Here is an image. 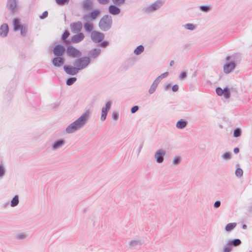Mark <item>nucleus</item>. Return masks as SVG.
I'll list each match as a JSON object with an SVG mask.
<instances>
[{
	"mask_svg": "<svg viewBox=\"0 0 252 252\" xmlns=\"http://www.w3.org/2000/svg\"><path fill=\"white\" fill-rule=\"evenodd\" d=\"M138 244H140L139 241L132 240L129 243V246L130 247H135L137 246Z\"/></svg>",
	"mask_w": 252,
	"mask_h": 252,
	"instance_id": "45",
	"label": "nucleus"
},
{
	"mask_svg": "<svg viewBox=\"0 0 252 252\" xmlns=\"http://www.w3.org/2000/svg\"><path fill=\"white\" fill-rule=\"evenodd\" d=\"M163 4V1L162 0H158L156 1L151 5L146 7L145 11L146 12H151L158 9Z\"/></svg>",
	"mask_w": 252,
	"mask_h": 252,
	"instance_id": "10",
	"label": "nucleus"
},
{
	"mask_svg": "<svg viewBox=\"0 0 252 252\" xmlns=\"http://www.w3.org/2000/svg\"><path fill=\"white\" fill-rule=\"evenodd\" d=\"M143 144H144V142H142L141 143V144H140L138 149H137V152H138V154H139L140 152H141V149L143 147Z\"/></svg>",
	"mask_w": 252,
	"mask_h": 252,
	"instance_id": "56",
	"label": "nucleus"
},
{
	"mask_svg": "<svg viewBox=\"0 0 252 252\" xmlns=\"http://www.w3.org/2000/svg\"><path fill=\"white\" fill-rule=\"evenodd\" d=\"M92 5L91 0H86L83 2V7L86 10H90L92 8Z\"/></svg>",
	"mask_w": 252,
	"mask_h": 252,
	"instance_id": "25",
	"label": "nucleus"
},
{
	"mask_svg": "<svg viewBox=\"0 0 252 252\" xmlns=\"http://www.w3.org/2000/svg\"><path fill=\"white\" fill-rule=\"evenodd\" d=\"M100 11L98 9H95L90 12L87 14L83 16V20L84 21H94L99 15Z\"/></svg>",
	"mask_w": 252,
	"mask_h": 252,
	"instance_id": "9",
	"label": "nucleus"
},
{
	"mask_svg": "<svg viewBox=\"0 0 252 252\" xmlns=\"http://www.w3.org/2000/svg\"><path fill=\"white\" fill-rule=\"evenodd\" d=\"M65 143V141L63 138L55 140L52 145V150H56L63 147Z\"/></svg>",
	"mask_w": 252,
	"mask_h": 252,
	"instance_id": "18",
	"label": "nucleus"
},
{
	"mask_svg": "<svg viewBox=\"0 0 252 252\" xmlns=\"http://www.w3.org/2000/svg\"><path fill=\"white\" fill-rule=\"evenodd\" d=\"M187 76V73L186 71H182L180 75L179 78L180 79H185Z\"/></svg>",
	"mask_w": 252,
	"mask_h": 252,
	"instance_id": "50",
	"label": "nucleus"
},
{
	"mask_svg": "<svg viewBox=\"0 0 252 252\" xmlns=\"http://www.w3.org/2000/svg\"><path fill=\"white\" fill-rule=\"evenodd\" d=\"M117 5H110L108 8L109 12L113 15H117L121 12V9L118 7Z\"/></svg>",
	"mask_w": 252,
	"mask_h": 252,
	"instance_id": "21",
	"label": "nucleus"
},
{
	"mask_svg": "<svg viewBox=\"0 0 252 252\" xmlns=\"http://www.w3.org/2000/svg\"><path fill=\"white\" fill-rule=\"evenodd\" d=\"M51 62L55 67H60L64 63L65 59L63 56H55Z\"/></svg>",
	"mask_w": 252,
	"mask_h": 252,
	"instance_id": "11",
	"label": "nucleus"
},
{
	"mask_svg": "<svg viewBox=\"0 0 252 252\" xmlns=\"http://www.w3.org/2000/svg\"><path fill=\"white\" fill-rule=\"evenodd\" d=\"M236 226L235 222L229 223L227 224L225 226V230L226 231H231Z\"/></svg>",
	"mask_w": 252,
	"mask_h": 252,
	"instance_id": "27",
	"label": "nucleus"
},
{
	"mask_svg": "<svg viewBox=\"0 0 252 252\" xmlns=\"http://www.w3.org/2000/svg\"><path fill=\"white\" fill-rule=\"evenodd\" d=\"M52 51L54 56H63L66 48L63 45L58 44L53 47Z\"/></svg>",
	"mask_w": 252,
	"mask_h": 252,
	"instance_id": "6",
	"label": "nucleus"
},
{
	"mask_svg": "<svg viewBox=\"0 0 252 252\" xmlns=\"http://www.w3.org/2000/svg\"><path fill=\"white\" fill-rule=\"evenodd\" d=\"M101 53V50L99 48H94L88 52V56L87 57H89V59L90 58H94L95 59L97 58Z\"/></svg>",
	"mask_w": 252,
	"mask_h": 252,
	"instance_id": "19",
	"label": "nucleus"
},
{
	"mask_svg": "<svg viewBox=\"0 0 252 252\" xmlns=\"http://www.w3.org/2000/svg\"><path fill=\"white\" fill-rule=\"evenodd\" d=\"M242 244V241L238 238L229 239L223 247V252H230L233 247H238Z\"/></svg>",
	"mask_w": 252,
	"mask_h": 252,
	"instance_id": "4",
	"label": "nucleus"
},
{
	"mask_svg": "<svg viewBox=\"0 0 252 252\" xmlns=\"http://www.w3.org/2000/svg\"><path fill=\"white\" fill-rule=\"evenodd\" d=\"M182 158L180 156H176L173 160V164L175 165H179L181 162Z\"/></svg>",
	"mask_w": 252,
	"mask_h": 252,
	"instance_id": "38",
	"label": "nucleus"
},
{
	"mask_svg": "<svg viewBox=\"0 0 252 252\" xmlns=\"http://www.w3.org/2000/svg\"><path fill=\"white\" fill-rule=\"evenodd\" d=\"M166 155V152L163 149H159L155 154V158L157 162L161 163L164 160V157Z\"/></svg>",
	"mask_w": 252,
	"mask_h": 252,
	"instance_id": "13",
	"label": "nucleus"
},
{
	"mask_svg": "<svg viewBox=\"0 0 252 252\" xmlns=\"http://www.w3.org/2000/svg\"><path fill=\"white\" fill-rule=\"evenodd\" d=\"M236 66L234 61H231L225 64L223 66V71L225 73H230Z\"/></svg>",
	"mask_w": 252,
	"mask_h": 252,
	"instance_id": "17",
	"label": "nucleus"
},
{
	"mask_svg": "<svg viewBox=\"0 0 252 252\" xmlns=\"http://www.w3.org/2000/svg\"><path fill=\"white\" fill-rule=\"evenodd\" d=\"M247 225H246V224H243V225H242V228H243V229H247Z\"/></svg>",
	"mask_w": 252,
	"mask_h": 252,
	"instance_id": "59",
	"label": "nucleus"
},
{
	"mask_svg": "<svg viewBox=\"0 0 252 252\" xmlns=\"http://www.w3.org/2000/svg\"><path fill=\"white\" fill-rule=\"evenodd\" d=\"M113 2L115 4L117 5H120L123 3H124L125 1V0H112Z\"/></svg>",
	"mask_w": 252,
	"mask_h": 252,
	"instance_id": "47",
	"label": "nucleus"
},
{
	"mask_svg": "<svg viewBox=\"0 0 252 252\" xmlns=\"http://www.w3.org/2000/svg\"><path fill=\"white\" fill-rule=\"evenodd\" d=\"M220 127H222V126L221 125H220Z\"/></svg>",
	"mask_w": 252,
	"mask_h": 252,
	"instance_id": "62",
	"label": "nucleus"
},
{
	"mask_svg": "<svg viewBox=\"0 0 252 252\" xmlns=\"http://www.w3.org/2000/svg\"><path fill=\"white\" fill-rule=\"evenodd\" d=\"M70 35V32L68 30H65L61 36V40H64L67 39Z\"/></svg>",
	"mask_w": 252,
	"mask_h": 252,
	"instance_id": "36",
	"label": "nucleus"
},
{
	"mask_svg": "<svg viewBox=\"0 0 252 252\" xmlns=\"http://www.w3.org/2000/svg\"><path fill=\"white\" fill-rule=\"evenodd\" d=\"M158 83H157L155 81L153 82V84L151 86L148 92L150 94H153L156 91L157 86H158Z\"/></svg>",
	"mask_w": 252,
	"mask_h": 252,
	"instance_id": "31",
	"label": "nucleus"
},
{
	"mask_svg": "<svg viewBox=\"0 0 252 252\" xmlns=\"http://www.w3.org/2000/svg\"><path fill=\"white\" fill-rule=\"evenodd\" d=\"M74 63L73 65L79 68V70L85 68L90 63L91 60L89 57H83L77 58Z\"/></svg>",
	"mask_w": 252,
	"mask_h": 252,
	"instance_id": "3",
	"label": "nucleus"
},
{
	"mask_svg": "<svg viewBox=\"0 0 252 252\" xmlns=\"http://www.w3.org/2000/svg\"><path fill=\"white\" fill-rule=\"evenodd\" d=\"M55 1L59 5H64L67 4L69 0H55Z\"/></svg>",
	"mask_w": 252,
	"mask_h": 252,
	"instance_id": "39",
	"label": "nucleus"
},
{
	"mask_svg": "<svg viewBox=\"0 0 252 252\" xmlns=\"http://www.w3.org/2000/svg\"><path fill=\"white\" fill-rule=\"evenodd\" d=\"M109 44V42L108 41L104 40L102 41L99 43V46L102 48H105L108 46Z\"/></svg>",
	"mask_w": 252,
	"mask_h": 252,
	"instance_id": "42",
	"label": "nucleus"
},
{
	"mask_svg": "<svg viewBox=\"0 0 252 252\" xmlns=\"http://www.w3.org/2000/svg\"><path fill=\"white\" fill-rule=\"evenodd\" d=\"M104 34L102 32L94 31L91 33L92 40L96 43H100L104 38Z\"/></svg>",
	"mask_w": 252,
	"mask_h": 252,
	"instance_id": "7",
	"label": "nucleus"
},
{
	"mask_svg": "<svg viewBox=\"0 0 252 252\" xmlns=\"http://www.w3.org/2000/svg\"><path fill=\"white\" fill-rule=\"evenodd\" d=\"M240 151L239 148L238 147H236L233 149V152L235 154H238Z\"/></svg>",
	"mask_w": 252,
	"mask_h": 252,
	"instance_id": "58",
	"label": "nucleus"
},
{
	"mask_svg": "<svg viewBox=\"0 0 252 252\" xmlns=\"http://www.w3.org/2000/svg\"><path fill=\"white\" fill-rule=\"evenodd\" d=\"M67 55L71 58H77L82 56V52L72 45H68L66 48Z\"/></svg>",
	"mask_w": 252,
	"mask_h": 252,
	"instance_id": "5",
	"label": "nucleus"
},
{
	"mask_svg": "<svg viewBox=\"0 0 252 252\" xmlns=\"http://www.w3.org/2000/svg\"><path fill=\"white\" fill-rule=\"evenodd\" d=\"M71 32L74 33L81 32L82 29V24L81 21L71 23L70 25Z\"/></svg>",
	"mask_w": 252,
	"mask_h": 252,
	"instance_id": "15",
	"label": "nucleus"
},
{
	"mask_svg": "<svg viewBox=\"0 0 252 252\" xmlns=\"http://www.w3.org/2000/svg\"><path fill=\"white\" fill-rule=\"evenodd\" d=\"M184 27L186 29H188V30H189L190 31H193L195 28V26L193 24H191V23L186 24L184 25Z\"/></svg>",
	"mask_w": 252,
	"mask_h": 252,
	"instance_id": "40",
	"label": "nucleus"
},
{
	"mask_svg": "<svg viewBox=\"0 0 252 252\" xmlns=\"http://www.w3.org/2000/svg\"><path fill=\"white\" fill-rule=\"evenodd\" d=\"M144 50V47L143 45H140L138 46L134 50V53L136 55H139L141 54Z\"/></svg>",
	"mask_w": 252,
	"mask_h": 252,
	"instance_id": "29",
	"label": "nucleus"
},
{
	"mask_svg": "<svg viewBox=\"0 0 252 252\" xmlns=\"http://www.w3.org/2000/svg\"><path fill=\"white\" fill-rule=\"evenodd\" d=\"M242 134V130L239 127H236L234 129L233 131V136L234 137H239Z\"/></svg>",
	"mask_w": 252,
	"mask_h": 252,
	"instance_id": "34",
	"label": "nucleus"
},
{
	"mask_svg": "<svg viewBox=\"0 0 252 252\" xmlns=\"http://www.w3.org/2000/svg\"><path fill=\"white\" fill-rule=\"evenodd\" d=\"M174 64V61H171L170 63V66H172L173 64Z\"/></svg>",
	"mask_w": 252,
	"mask_h": 252,
	"instance_id": "60",
	"label": "nucleus"
},
{
	"mask_svg": "<svg viewBox=\"0 0 252 252\" xmlns=\"http://www.w3.org/2000/svg\"><path fill=\"white\" fill-rule=\"evenodd\" d=\"M188 125V122L184 119H180L177 121L176 126L178 129H183L186 127Z\"/></svg>",
	"mask_w": 252,
	"mask_h": 252,
	"instance_id": "22",
	"label": "nucleus"
},
{
	"mask_svg": "<svg viewBox=\"0 0 252 252\" xmlns=\"http://www.w3.org/2000/svg\"><path fill=\"white\" fill-rule=\"evenodd\" d=\"M168 74L169 73L168 72H165L160 74L155 80V81L157 83L159 84L161 80L163 78L166 77L168 75Z\"/></svg>",
	"mask_w": 252,
	"mask_h": 252,
	"instance_id": "33",
	"label": "nucleus"
},
{
	"mask_svg": "<svg viewBox=\"0 0 252 252\" xmlns=\"http://www.w3.org/2000/svg\"><path fill=\"white\" fill-rule=\"evenodd\" d=\"M243 170L240 168H237L235 171V175L238 177L240 178L243 176Z\"/></svg>",
	"mask_w": 252,
	"mask_h": 252,
	"instance_id": "41",
	"label": "nucleus"
},
{
	"mask_svg": "<svg viewBox=\"0 0 252 252\" xmlns=\"http://www.w3.org/2000/svg\"><path fill=\"white\" fill-rule=\"evenodd\" d=\"M139 106L137 105H135L132 107V108L130 109V112L132 114H134L135 112H136L139 110Z\"/></svg>",
	"mask_w": 252,
	"mask_h": 252,
	"instance_id": "46",
	"label": "nucleus"
},
{
	"mask_svg": "<svg viewBox=\"0 0 252 252\" xmlns=\"http://www.w3.org/2000/svg\"><path fill=\"white\" fill-rule=\"evenodd\" d=\"M5 173V169L2 164H0V177H2Z\"/></svg>",
	"mask_w": 252,
	"mask_h": 252,
	"instance_id": "48",
	"label": "nucleus"
},
{
	"mask_svg": "<svg viewBox=\"0 0 252 252\" xmlns=\"http://www.w3.org/2000/svg\"><path fill=\"white\" fill-rule=\"evenodd\" d=\"M86 21L87 22L84 24V29L87 32H92L94 29L93 23L89 21Z\"/></svg>",
	"mask_w": 252,
	"mask_h": 252,
	"instance_id": "23",
	"label": "nucleus"
},
{
	"mask_svg": "<svg viewBox=\"0 0 252 252\" xmlns=\"http://www.w3.org/2000/svg\"><path fill=\"white\" fill-rule=\"evenodd\" d=\"M100 4H105L109 2V0H97Z\"/></svg>",
	"mask_w": 252,
	"mask_h": 252,
	"instance_id": "55",
	"label": "nucleus"
},
{
	"mask_svg": "<svg viewBox=\"0 0 252 252\" xmlns=\"http://www.w3.org/2000/svg\"><path fill=\"white\" fill-rule=\"evenodd\" d=\"M179 90V86L177 84L174 85L172 87V90L174 92H176Z\"/></svg>",
	"mask_w": 252,
	"mask_h": 252,
	"instance_id": "54",
	"label": "nucleus"
},
{
	"mask_svg": "<svg viewBox=\"0 0 252 252\" xmlns=\"http://www.w3.org/2000/svg\"><path fill=\"white\" fill-rule=\"evenodd\" d=\"M9 32V27L7 24L4 23L0 27V36L5 37Z\"/></svg>",
	"mask_w": 252,
	"mask_h": 252,
	"instance_id": "20",
	"label": "nucleus"
},
{
	"mask_svg": "<svg viewBox=\"0 0 252 252\" xmlns=\"http://www.w3.org/2000/svg\"><path fill=\"white\" fill-rule=\"evenodd\" d=\"M221 157L224 160H229L231 158V154L230 152H225L222 155Z\"/></svg>",
	"mask_w": 252,
	"mask_h": 252,
	"instance_id": "37",
	"label": "nucleus"
},
{
	"mask_svg": "<svg viewBox=\"0 0 252 252\" xmlns=\"http://www.w3.org/2000/svg\"><path fill=\"white\" fill-rule=\"evenodd\" d=\"M221 202L220 200H217L214 204V207L215 208H218L220 207Z\"/></svg>",
	"mask_w": 252,
	"mask_h": 252,
	"instance_id": "53",
	"label": "nucleus"
},
{
	"mask_svg": "<svg viewBox=\"0 0 252 252\" xmlns=\"http://www.w3.org/2000/svg\"><path fill=\"white\" fill-rule=\"evenodd\" d=\"M216 94L219 96H221L223 95V90L220 87H218L216 89Z\"/></svg>",
	"mask_w": 252,
	"mask_h": 252,
	"instance_id": "43",
	"label": "nucleus"
},
{
	"mask_svg": "<svg viewBox=\"0 0 252 252\" xmlns=\"http://www.w3.org/2000/svg\"><path fill=\"white\" fill-rule=\"evenodd\" d=\"M63 44L66 46V48H67V46L68 45H71L70 43H72L71 41V39L68 40L67 39H64V40H62Z\"/></svg>",
	"mask_w": 252,
	"mask_h": 252,
	"instance_id": "44",
	"label": "nucleus"
},
{
	"mask_svg": "<svg viewBox=\"0 0 252 252\" xmlns=\"http://www.w3.org/2000/svg\"><path fill=\"white\" fill-rule=\"evenodd\" d=\"M26 237H27V235L24 233H20V234H18L16 237L17 239L18 240L24 239L26 238Z\"/></svg>",
	"mask_w": 252,
	"mask_h": 252,
	"instance_id": "51",
	"label": "nucleus"
},
{
	"mask_svg": "<svg viewBox=\"0 0 252 252\" xmlns=\"http://www.w3.org/2000/svg\"><path fill=\"white\" fill-rule=\"evenodd\" d=\"M112 105V101H108L106 102L105 107H103L101 109V121H104L106 120L107 113L110 109Z\"/></svg>",
	"mask_w": 252,
	"mask_h": 252,
	"instance_id": "14",
	"label": "nucleus"
},
{
	"mask_svg": "<svg viewBox=\"0 0 252 252\" xmlns=\"http://www.w3.org/2000/svg\"><path fill=\"white\" fill-rule=\"evenodd\" d=\"M226 59V61H229V60L230 59V56H227V57H226V59Z\"/></svg>",
	"mask_w": 252,
	"mask_h": 252,
	"instance_id": "61",
	"label": "nucleus"
},
{
	"mask_svg": "<svg viewBox=\"0 0 252 252\" xmlns=\"http://www.w3.org/2000/svg\"><path fill=\"white\" fill-rule=\"evenodd\" d=\"M171 87V84H167L166 85H164V90L166 91L170 87Z\"/></svg>",
	"mask_w": 252,
	"mask_h": 252,
	"instance_id": "57",
	"label": "nucleus"
},
{
	"mask_svg": "<svg viewBox=\"0 0 252 252\" xmlns=\"http://www.w3.org/2000/svg\"><path fill=\"white\" fill-rule=\"evenodd\" d=\"M112 23V17L109 15H105L100 19L98 27L101 31L106 32L111 28Z\"/></svg>",
	"mask_w": 252,
	"mask_h": 252,
	"instance_id": "2",
	"label": "nucleus"
},
{
	"mask_svg": "<svg viewBox=\"0 0 252 252\" xmlns=\"http://www.w3.org/2000/svg\"><path fill=\"white\" fill-rule=\"evenodd\" d=\"M89 115V110L86 111L79 118L67 126L65 129L66 132L72 133L82 127L87 122Z\"/></svg>",
	"mask_w": 252,
	"mask_h": 252,
	"instance_id": "1",
	"label": "nucleus"
},
{
	"mask_svg": "<svg viewBox=\"0 0 252 252\" xmlns=\"http://www.w3.org/2000/svg\"><path fill=\"white\" fill-rule=\"evenodd\" d=\"M199 8L202 11L207 12L211 9V7L210 5H202L200 6Z\"/></svg>",
	"mask_w": 252,
	"mask_h": 252,
	"instance_id": "35",
	"label": "nucleus"
},
{
	"mask_svg": "<svg viewBox=\"0 0 252 252\" xmlns=\"http://www.w3.org/2000/svg\"><path fill=\"white\" fill-rule=\"evenodd\" d=\"M19 31H20L22 36H25L28 31L27 25L22 24L20 28L19 29Z\"/></svg>",
	"mask_w": 252,
	"mask_h": 252,
	"instance_id": "28",
	"label": "nucleus"
},
{
	"mask_svg": "<svg viewBox=\"0 0 252 252\" xmlns=\"http://www.w3.org/2000/svg\"><path fill=\"white\" fill-rule=\"evenodd\" d=\"M77 80V78L75 77H69L66 79L65 83L67 86H71L73 85Z\"/></svg>",
	"mask_w": 252,
	"mask_h": 252,
	"instance_id": "30",
	"label": "nucleus"
},
{
	"mask_svg": "<svg viewBox=\"0 0 252 252\" xmlns=\"http://www.w3.org/2000/svg\"><path fill=\"white\" fill-rule=\"evenodd\" d=\"M13 29L14 31H18L19 29L20 28L22 24H20V21L17 18H14L13 20Z\"/></svg>",
	"mask_w": 252,
	"mask_h": 252,
	"instance_id": "24",
	"label": "nucleus"
},
{
	"mask_svg": "<svg viewBox=\"0 0 252 252\" xmlns=\"http://www.w3.org/2000/svg\"><path fill=\"white\" fill-rule=\"evenodd\" d=\"M85 38V36L82 32H78L73 35L71 38V41L72 43H78L81 42Z\"/></svg>",
	"mask_w": 252,
	"mask_h": 252,
	"instance_id": "16",
	"label": "nucleus"
},
{
	"mask_svg": "<svg viewBox=\"0 0 252 252\" xmlns=\"http://www.w3.org/2000/svg\"><path fill=\"white\" fill-rule=\"evenodd\" d=\"M6 7L12 14H15L18 10L16 0H8Z\"/></svg>",
	"mask_w": 252,
	"mask_h": 252,
	"instance_id": "12",
	"label": "nucleus"
},
{
	"mask_svg": "<svg viewBox=\"0 0 252 252\" xmlns=\"http://www.w3.org/2000/svg\"><path fill=\"white\" fill-rule=\"evenodd\" d=\"M63 68L67 74L72 76L76 75L80 71L79 68L74 65H64Z\"/></svg>",
	"mask_w": 252,
	"mask_h": 252,
	"instance_id": "8",
	"label": "nucleus"
},
{
	"mask_svg": "<svg viewBox=\"0 0 252 252\" xmlns=\"http://www.w3.org/2000/svg\"><path fill=\"white\" fill-rule=\"evenodd\" d=\"M112 117L114 121H117L119 119V113L117 112H113Z\"/></svg>",
	"mask_w": 252,
	"mask_h": 252,
	"instance_id": "49",
	"label": "nucleus"
},
{
	"mask_svg": "<svg viewBox=\"0 0 252 252\" xmlns=\"http://www.w3.org/2000/svg\"><path fill=\"white\" fill-rule=\"evenodd\" d=\"M48 11H45L42 13V15L39 16V18L41 19H45V18H46L48 16Z\"/></svg>",
	"mask_w": 252,
	"mask_h": 252,
	"instance_id": "52",
	"label": "nucleus"
},
{
	"mask_svg": "<svg viewBox=\"0 0 252 252\" xmlns=\"http://www.w3.org/2000/svg\"><path fill=\"white\" fill-rule=\"evenodd\" d=\"M223 95L225 98H229L230 96V92L229 88L226 87L223 89Z\"/></svg>",
	"mask_w": 252,
	"mask_h": 252,
	"instance_id": "32",
	"label": "nucleus"
},
{
	"mask_svg": "<svg viewBox=\"0 0 252 252\" xmlns=\"http://www.w3.org/2000/svg\"><path fill=\"white\" fill-rule=\"evenodd\" d=\"M19 196L18 195H15L11 200L10 206L12 207H16L19 204Z\"/></svg>",
	"mask_w": 252,
	"mask_h": 252,
	"instance_id": "26",
	"label": "nucleus"
}]
</instances>
